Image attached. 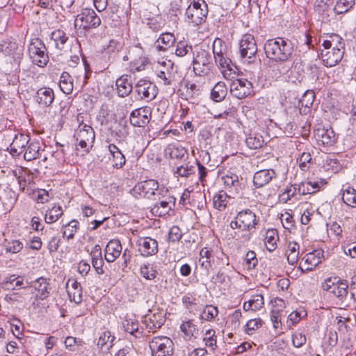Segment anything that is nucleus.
Masks as SVG:
<instances>
[{
    "instance_id": "1",
    "label": "nucleus",
    "mask_w": 356,
    "mask_h": 356,
    "mask_svg": "<svg viewBox=\"0 0 356 356\" xmlns=\"http://www.w3.org/2000/svg\"><path fill=\"white\" fill-rule=\"evenodd\" d=\"M258 220L256 214L249 209H243L237 213L230 222L231 231L228 234L229 238L235 239L241 243L250 239V231L255 228Z\"/></svg>"
},
{
    "instance_id": "2",
    "label": "nucleus",
    "mask_w": 356,
    "mask_h": 356,
    "mask_svg": "<svg viewBox=\"0 0 356 356\" xmlns=\"http://www.w3.org/2000/svg\"><path fill=\"white\" fill-rule=\"evenodd\" d=\"M267 58L275 62H285L293 55V44L289 39L278 37L268 40L264 44Z\"/></svg>"
},
{
    "instance_id": "3",
    "label": "nucleus",
    "mask_w": 356,
    "mask_h": 356,
    "mask_svg": "<svg viewBox=\"0 0 356 356\" xmlns=\"http://www.w3.org/2000/svg\"><path fill=\"white\" fill-rule=\"evenodd\" d=\"M323 291L335 297L341 303L344 302L348 293V284L346 280L338 277H329L322 283Z\"/></svg>"
},
{
    "instance_id": "4",
    "label": "nucleus",
    "mask_w": 356,
    "mask_h": 356,
    "mask_svg": "<svg viewBox=\"0 0 356 356\" xmlns=\"http://www.w3.org/2000/svg\"><path fill=\"white\" fill-rule=\"evenodd\" d=\"M186 15L189 22L194 25L201 24L208 15L207 3L204 0H193L186 8Z\"/></svg>"
},
{
    "instance_id": "5",
    "label": "nucleus",
    "mask_w": 356,
    "mask_h": 356,
    "mask_svg": "<svg viewBox=\"0 0 356 356\" xmlns=\"http://www.w3.org/2000/svg\"><path fill=\"white\" fill-rule=\"evenodd\" d=\"M29 54L32 63L39 67H44L49 61V56L44 44L39 38L31 40L29 46Z\"/></svg>"
},
{
    "instance_id": "6",
    "label": "nucleus",
    "mask_w": 356,
    "mask_h": 356,
    "mask_svg": "<svg viewBox=\"0 0 356 356\" xmlns=\"http://www.w3.org/2000/svg\"><path fill=\"white\" fill-rule=\"evenodd\" d=\"M152 356H171L173 353L174 343L166 336L154 337L149 343Z\"/></svg>"
},
{
    "instance_id": "7",
    "label": "nucleus",
    "mask_w": 356,
    "mask_h": 356,
    "mask_svg": "<svg viewBox=\"0 0 356 356\" xmlns=\"http://www.w3.org/2000/svg\"><path fill=\"white\" fill-rule=\"evenodd\" d=\"M74 136L78 142L76 149L79 150L80 147L83 152H88L90 148L93 146L95 137L92 127L87 124H80Z\"/></svg>"
},
{
    "instance_id": "8",
    "label": "nucleus",
    "mask_w": 356,
    "mask_h": 356,
    "mask_svg": "<svg viewBox=\"0 0 356 356\" xmlns=\"http://www.w3.org/2000/svg\"><path fill=\"white\" fill-rule=\"evenodd\" d=\"M101 24L100 17L91 8L82 9L80 14L77 15L74 21V26L83 27V29L96 28Z\"/></svg>"
},
{
    "instance_id": "9",
    "label": "nucleus",
    "mask_w": 356,
    "mask_h": 356,
    "mask_svg": "<svg viewBox=\"0 0 356 356\" xmlns=\"http://www.w3.org/2000/svg\"><path fill=\"white\" fill-rule=\"evenodd\" d=\"M240 54L243 58H245L248 63L253 62L257 52V45L254 37L250 34L243 36L239 44Z\"/></svg>"
},
{
    "instance_id": "10",
    "label": "nucleus",
    "mask_w": 356,
    "mask_h": 356,
    "mask_svg": "<svg viewBox=\"0 0 356 356\" xmlns=\"http://www.w3.org/2000/svg\"><path fill=\"white\" fill-rule=\"evenodd\" d=\"M152 109L149 106H144L134 110L130 114V123L134 127H144L151 119Z\"/></svg>"
},
{
    "instance_id": "11",
    "label": "nucleus",
    "mask_w": 356,
    "mask_h": 356,
    "mask_svg": "<svg viewBox=\"0 0 356 356\" xmlns=\"http://www.w3.org/2000/svg\"><path fill=\"white\" fill-rule=\"evenodd\" d=\"M252 92V84L246 79H236L230 85L231 94L239 99H243L250 95Z\"/></svg>"
},
{
    "instance_id": "12",
    "label": "nucleus",
    "mask_w": 356,
    "mask_h": 356,
    "mask_svg": "<svg viewBox=\"0 0 356 356\" xmlns=\"http://www.w3.org/2000/svg\"><path fill=\"white\" fill-rule=\"evenodd\" d=\"M322 60L326 67H333L338 64L343 56V50L337 47L332 48L323 47L321 50Z\"/></svg>"
},
{
    "instance_id": "13",
    "label": "nucleus",
    "mask_w": 356,
    "mask_h": 356,
    "mask_svg": "<svg viewBox=\"0 0 356 356\" xmlns=\"http://www.w3.org/2000/svg\"><path fill=\"white\" fill-rule=\"evenodd\" d=\"M134 89L141 99H145L147 102L154 99L157 94L156 86L145 80L138 81Z\"/></svg>"
},
{
    "instance_id": "14",
    "label": "nucleus",
    "mask_w": 356,
    "mask_h": 356,
    "mask_svg": "<svg viewBox=\"0 0 356 356\" xmlns=\"http://www.w3.org/2000/svg\"><path fill=\"white\" fill-rule=\"evenodd\" d=\"M159 188V183L154 179H148L140 181L136 184L133 191L139 193L140 196L150 199Z\"/></svg>"
},
{
    "instance_id": "15",
    "label": "nucleus",
    "mask_w": 356,
    "mask_h": 356,
    "mask_svg": "<svg viewBox=\"0 0 356 356\" xmlns=\"http://www.w3.org/2000/svg\"><path fill=\"white\" fill-rule=\"evenodd\" d=\"M136 244L138 251L143 257L154 255L158 252V243L151 237L140 238Z\"/></svg>"
},
{
    "instance_id": "16",
    "label": "nucleus",
    "mask_w": 356,
    "mask_h": 356,
    "mask_svg": "<svg viewBox=\"0 0 356 356\" xmlns=\"http://www.w3.org/2000/svg\"><path fill=\"white\" fill-rule=\"evenodd\" d=\"M48 279L40 277L36 279L30 286H33L38 293L35 296L37 300H44L47 299L51 290Z\"/></svg>"
},
{
    "instance_id": "17",
    "label": "nucleus",
    "mask_w": 356,
    "mask_h": 356,
    "mask_svg": "<svg viewBox=\"0 0 356 356\" xmlns=\"http://www.w3.org/2000/svg\"><path fill=\"white\" fill-rule=\"evenodd\" d=\"M175 205V198L172 196H168L164 200L157 202L152 208V213L158 216H163Z\"/></svg>"
},
{
    "instance_id": "18",
    "label": "nucleus",
    "mask_w": 356,
    "mask_h": 356,
    "mask_svg": "<svg viewBox=\"0 0 356 356\" xmlns=\"http://www.w3.org/2000/svg\"><path fill=\"white\" fill-rule=\"evenodd\" d=\"M66 288L70 301H73L76 304L81 303L83 296L81 284L74 279H69Z\"/></svg>"
},
{
    "instance_id": "19",
    "label": "nucleus",
    "mask_w": 356,
    "mask_h": 356,
    "mask_svg": "<svg viewBox=\"0 0 356 356\" xmlns=\"http://www.w3.org/2000/svg\"><path fill=\"white\" fill-rule=\"evenodd\" d=\"M122 248L118 240H111L104 250V258L108 263L113 262L120 255Z\"/></svg>"
},
{
    "instance_id": "20",
    "label": "nucleus",
    "mask_w": 356,
    "mask_h": 356,
    "mask_svg": "<svg viewBox=\"0 0 356 356\" xmlns=\"http://www.w3.org/2000/svg\"><path fill=\"white\" fill-rule=\"evenodd\" d=\"M165 322V317L162 312L147 314L145 316L144 323L149 331L154 332L159 329Z\"/></svg>"
},
{
    "instance_id": "21",
    "label": "nucleus",
    "mask_w": 356,
    "mask_h": 356,
    "mask_svg": "<svg viewBox=\"0 0 356 356\" xmlns=\"http://www.w3.org/2000/svg\"><path fill=\"white\" fill-rule=\"evenodd\" d=\"M275 177V172L272 170H261L257 172L253 177L254 185L260 188L268 184Z\"/></svg>"
},
{
    "instance_id": "22",
    "label": "nucleus",
    "mask_w": 356,
    "mask_h": 356,
    "mask_svg": "<svg viewBox=\"0 0 356 356\" xmlns=\"http://www.w3.org/2000/svg\"><path fill=\"white\" fill-rule=\"evenodd\" d=\"M37 102L45 107L49 106L54 99V93L49 88H42L36 92Z\"/></svg>"
},
{
    "instance_id": "23",
    "label": "nucleus",
    "mask_w": 356,
    "mask_h": 356,
    "mask_svg": "<svg viewBox=\"0 0 356 356\" xmlns=\"http://www.w3.org/2000/svg\"><path fill=\"white\" fill-rule=\"evenodd\" d=\"M175 42V38L170 33H164L160 35L155 43V47L158 51H165L172 47Z\"/></svg>"
},
{
    "instance_id": "24",
    "label": "nucleus",
    "mask_w": 356,
    "mask_h": 356,
    "mask_svg": "<svg viewBox=\"0 0 356 356\" xmlns=\"http://www.w3.org/2000/svg\"><path fill=\"white\" fill-rule=\"evenodd\" d=\"M111 154L113 156V166L115 168L120 169L123 167L126 163L124 155L120 149L114 144H110L108 147Z\"/></svg>"
},
{
    "instance_id": "25",
    "label": "nucleus",
    "mask_w": 356,
    "mask_h": 356,
    "mask_svg": "<svg viewBox=\"0 0 356 356\" xmlns=\"http://www.w3.org/2000/svg\"><path fill=\"white\" fill-rule=\"evenodd\" d=\"M323 257V251L322 250H316L312 252H309L305 255V261L309 265L307 270H312L314 268L321 263Z\"/></svg>"
},
{
    "instance_id": "26",
    "label": "nucleus",
    "mask_w": 356,
    "mask_h": 356,
    "mask_svg": "<svg viewBox=\"0 0 356 356\" xmlns=\"http://www.w3.org/2000/svg\"><path fill=\"white\" fill-rule=\"evenodd\" d=\"M118 94L120 97L128 96L132 91V85L127 76H121L116 80L115 83Z\"/></svg>"
},
{
    "instance_id": "27",
    "label": "nucleus",
    "mask_w": 356,
    "mask_h": 356,
    "mask_svg": "<svg viewBox=\"0 0 356 356\" xmlns=\"http://www.w3.org/2000/svg\"><path fill=\"white\" fill-rule=\"evenodd\" d=\"M28 136L24 134L16 135L10 144V152L12 153L20 154L28 143Z\"/></svg>"
},
{
    "instance_id": "28",
    "label": "nucleus",
    "mask_w": 356,
    "mask_h": 356,
    "mask_svg": "<svg viewBox=\"0 0 356 356\" xmlns=\"http://www.w3.org/2000/svg\"><path fill=\"white\" fill-rule=\"evenodd\" d=\"M227 94V88L225 83L222 81H219L211 90V97L213 101L220 102L225 98Z\"/></svg>"
},
{
    "instance_id": "29",
    "label": "nucleus",
    "mask_w": 356,
    "mask_h": 356,
    "mask_svg": "<svg viewBox=\"0 0 356 356\" xmlns=\"http://www.w3.org/2000/svg\"><path fill=\"white\" fill-rule=\"evenodd\" d=\"M124 330L134 335L135 337H140L142 332L138 329V322L132 318L126 317L123 323Z\"/></svg>"
},
{
    "instance_id": "30",
    "label": "nucleus",
    "mask_w": 356,
    "mask_h": 356,
    "mask_svg": "<svg viewBox=\"0 0 356 356\" xmlns=\"http://www.w3.org/2000/svg\"><path fill=\"white\" fill-rule=\"evenodd\" d=\"M180 329L188 339L198 337L199 330L191 320L184 322L181 325Z\"/></svg>"
},
{
    "instance_id": "31",
    "label": "nucleus",
    "mask_w": 356,
    "mask_h": 356,
    "mask_svg": "<svg viewBox=\"0 0 356 356\" xmlns=\"http://www.w3.org/2000/svg\"><path fill=\"white\" fill-rule=\"evenodd\" d=\"M165 152L171 159H183L187 156V151L184 147L172 144L169 145Z\"/></svg>"
},
{
    "instance_id": "32",
    "label": "nucleus",
    "mask_w": 356,
    "mask_h": 356,
    "mask_svg": "<svg viewBox=\"0 0 356 356\" xmlns=\"http://www.w3.org/2000/svg\"><path fill=\"white\" fill-rule=\"evenodd\" d=\"M278 234L276 229H268L266 233L264 242L268 251L272 252L277 248Z\"/></svg>"
},
{
    "instance_id": "33",
    "label": "nucleus",
    "mask_w": 356,
    "mask_h": 356,
    "mask_svg": "<svg viewBox=\"0 0 356 356\" xmlns=\"http://www.w3.org/2000/svg\"><path fill=\"white\" fill-rule=\"evenodd\" d=\"M51 39L54 42L55 47L61 50L64 48L68 37L63 31L58 29L51 33Z\"/></svg>"
},
{
    "instance_id": "34",
    "label": "nucleus",
    "mask_w": 356,
    "mask_h": 356,
    "mask_svg": "<svg viewBox=\"0 0 356 356\" xmlns=\"http://www.w3.org/2000/svg\"><path fill=\"white\" fill-rule=\"evenodd\" d=\"M59 86L60 90L65 94H70L73 90V83L71 76L67 73L63 72L60 78Z\"/></svg>"
},
{
    "instance_id": "35",
    "label": "nucleus",
    "mask_w": 356,
    "mask_h": 356,
    "mask_svg": "<svg viewBox=\"0 0 356 356\" xmlns=\"http://www.w3.org/2000/svg\"><path fill=\"white\" fill-rule=\"evenodd\" d=\"M298 192L300 195L312 194L319 189L318 182H301L298 185Z\"/></svg>"
},
{
    "instance_id": "36",
    "label": "nucleus",
    "mask_w": 356,
    "mask_h": 356,
    "mask_svg": "<svg viewBox=\"0 0 356 356\" xmlns=\"http://www.w3.org/2000/svg\"><path fill=\"white\" fill-rule=\"evenodd\" d=\"M40 145L38 142H32L27 147L24 157L26 161H32L40 156Z\"/></svg>"
},
{
    "instance_id": "37",
    "label": "nucleus",
    "mask_w": 356,
    "mask_h": 356,
    "mask_svg": "<svg viewBox=\"0 0 356 356\" xmlns=\"http://www.w3.org/2000/svg\"><path fill=\"white\" fill-rule=\"evenodd\" d=\"M355 4V0H337L334 11L336 14H343L348 12Z\"/></svg>"
},
{
    "instance_id": "38",
    "label": "nucleus",
    "mask_w": 356,
    "mask_h": 356,
    "mask_svg": "<svg viewBox=\"0 0 356 356\" xmlns=\"http://www.w3.org/2000/svg\"><path fill=\"white\" fill-rule=\"evenodd\" d=\"M299 255V245L296 242L289 243L288 246L287 261L290 265L297 263Z\"/></svg>"
},
{
    "instance_id": "39",
    "label": "nucleus",
    "mask_w": 356,
    "mask_h": 356,
    "mask_svg": "<svg viewBox=\"0 0 356 356\" xmlns=\"http://www.w3.org/2000/svg\"><path fill=\"white\" fill-rule=\"evenodd\" d=\"M63 214V209L60 206L54 205L52 208L47 211L45 215V222L51 224L56 222Z\"/></svg>"
},
{
    "instance_id": "40",
    "label": "nucleus",
    "mask_w": 356,
    "mask_h": 356,
    "mask_svg": "<svg viewBox=\"0 0 356 356\" xmlns=\"http://www.w3.org/2000/svg\"><path fill=\"white\" fill-rule=\"evenodd\" d=\"M227 197L228 195L223 191L216 194L213 199L214 207L220 211L225 209L227 204Z\"/></svg>"
},
{
    "instance_id": "41",
    "label": "nucleus",
    "mask_w": 356,
    "mask_h": 356,
    "mask_svg": "<svg viewBox=\"0 0 356 356\" xmlns=\"http://www.w3.org/2000/svg\"><path fill=\"white\" fill-rule=\"evenodd\" d=\"M5 250L6 252L16 254L23 249V243L19 240H5Z\"/></svg>"
},
{
    "instance_id": "42",
    "label": "nucleus",
    "mask_w": 356,
    "mask_h": 356,
    "mask_svg": "<svg viewBox=\"0 0 356 356\" xmlns=\"http://www.w3.org/2000/svg\"><path fill=\"white\" fill-rule=\"evenodd\" d=\"M342 200L345 204L351 207H356V191L350 187L343 192Z\"/></svg>"
},
{
    "instance_id": "43",
    "label": "nucleus",
    "mask_w": 356,
    "mask_h": 356,
    "mask_svg": "<svg viewBox=\"0 0 356 356\" xmlns=\"http://www.w3.org/2000/svg\"><path fill=\"white\" fill-rule=\"evenodd\" d=\"M115 339V337L111 335V333L109 331H105L100 335L97 342V346L101 348L106 346V348L109 350L113 346V342Z\"/></svg>"
},
{
    "instance_id": "44",
    "label": "nucleus",
    "mask_w": 356,
    "mask_h": 356,
    "mask_svg": "<svg viewBox=\"0 0 356 356\" xmlns=\"http://www.w3.org/2000/svg\"><path fill=\"white\" fill-rule=\"evenodd\" d=\"M17 50V45L15 42L3 41L0 44V51L5 56H14Z\"/></svg>"
},
{
    "instance_id": "45",
    "label": "nucleus",
    "mask_w": 356,
    "mask_h": 356,
    "mask_svg": "<svg viewBox=\"0 0 356 356\" xmlns=\"http://www.w3.org/2000/svg\"><path fill=\"white\" fill-rule=\"evenodd\" d=\"M342 38L337 35L333 34L330 36L329 40H325L323 42V47L326 48H332L333 47H337V48L343 49V44L341 42Z\"/></svg>"
},
{
    "instance_id": "46",
    "label": "nucleus",
    "mask_w": 356,
    "mask_h": 356,
    "mask_svg": "<svg viewBox=\"0 0 356 356\" xmlns=\"http://www.w3.org/2000/svg\"><path fill=\"white\" fill-rule=\"evenodd\" d=\"M224 184L227 187L236 188L239 185L238 177L236 174L228 172L222 177Z\"/></svg>"
},
{
    "instance_id": "47",
    "label": "nucleus",
    "mask_w": 356,
    "mask_h": 356,
    "mask_svg": "<svg viewBox=\"0 0 356 356\" xmlns=\"http://www.w3.org/2000/svg\"><path fill=\"white\" fill-rule=\"evenodd\" d=\"M218 313L217 307L213 305H207L204 307L200 318L204 321H211L218 315Z\"/></svg>"
},
{
    "instance_id": "48",
    "label": "nucleus",
    "mask_w": 356,
    "mask_h": 356,
    "mask_svg": "<svg viewBox=\"0 0 356 356\" xmlns=\"http://www.w3.org/2000/svg\"><path fill=\"white\" fill-rule=\"evenodd\" d=\"M195 167L189 163H185L177 168L175 173L179 177H187L195 172Z\"/></svg>"
},
{
    "instance_id": "49",
    "label": "nucleus",
    "mask_w": 356,
    "mask_h": 356,
    "mask_svg": "<svg viewBox=\"0 0 356 356\" xmlns=\"http://www.w3.org/2000/svg\"><path fill=\"white\" fill-rule=\"evenodd\" d=\"M200 259H199V263L202 266V267L204 268L205 269L208 270L211 267V261H210V257H211V252L208 250V248H204L201 250L200 252Z\"/></svg>"
},
{
    "instance_id": "50",
    "label": "nucleus",
    "mask_w": 356,
    "mask_h": 356,
    "mask_svg": "<svg viewBox=\"0 0 356 356\" xmlns=\"http://www.w3.org/2000/svg\"><path fill=\"white\" fill-rule=\"evenodd\" d=\"M315 99V94L313 90H307L305 94L302 95L301 99L300 100V104L301 106H304L305 108H310L312 106L314 101Z\"/></svg>"
},
{
    "instance_id": "51",
    "label": "nucleus",
    "mask_w": 356,
    "mask_h": 356,
    "mask_svg": "<svg viewBox=\"0 0 356 356\" xmlns=\"http://www.w3.org/2000/svg\"><path fill=\"white\" fill-rule=\"evenodd\" d=\"M247 145L250 149H259L263 146L264 140L261 136H249L246 139Z\"/></svg>"
},
{
    "instance_id": "52",
    "label": "nucleus",
    "mask_w": 356,
    "mask_h": 356,
    "mask_svg": "<svg viewBox=\"0 0 356 356\" xmlns=\"http://www.w3.org/2000/svg\"><path fill=\"white\" fill-rule=\"evenodd\" d=\"M312 156L309 152H303L299 158V167L302 171H307L309 168Z\"/></svg>"
},
{
    "instance_id": "53",
    "label": "nucleus",
    "mask_w": 356,
    "mask_h": 356,
    "mask_svg": "<svg viewBox=\"0 0 356 356\" xmlns=\"http://www.w3.org/2000/svg\"><path fill=\"white\" fill-rule=\"evenodd\" d=\"M245 262L248 270L254 268L258 263V260L256 257V253L254 251H248L245 255Z\"/></svg>"
},
{
    "instance_id": "54",
    "label": "nucleus",
    "mask_w": 356,
    "mask_h": 356,
    "mask_svg": "<svg viewBox=\"0 0 356 356\" xmlns=\"http://www.w3.org/2000/svg\"><path fill=\"white\" fill-rule=\"evenodd\" d=\"M78 225L79 222L76 220H72L67 225V227H65V230L63 231V236L68 239L72 238L75 232H76Z\"/></svg>"
},
{
    "instance_id": "55",
    "label": "nucleus",
    "mask_w": 356,
    "mask_h": 356,
    "mask_svg": "<svg viewBox=\"0 0 356 356\" xmlns=\"http://www.w3.org/2000/svg\"><path fill=\"white\" fill-rule=\"evenodd\" d=\"M262 325V321L260 318H254L248 321L245 325V331L248 334L259 329Z\"/></svg>"
},
{
    "instance_id": "56",
    "label": "nucleus",
    "mask_w": 356,
    "mask_h": 356,
    "mask_svg": "<svg viewBox=\"0 0 356 356\" xmlns=\"http://www.w3.org/2000/svg\"><path fill=\"white\" fill-rule=\"evenodd\" d=\"M215 336V330H209L205 333V337H204V341L207 346L211 348V350H214L216 347V340L214 339Z\"/></svg>"
},
{
    "instance_id": "57",
    "label": "nucleus",
    "mask_w": 356,
    "mask_h": 356,
    "mask_svg": "<svg viewBox=\"0 0 356 356\" xmlns=\"http://www.w3.org/2000/svg\"><path fill=\"white\" fill-rule=\"evenodd\" d=\"M210 56L206 51H202L193 60L194 70L196 69V65H207L209 63Z\"/></svg>"
},
{
    "instance_id": "58",
    "label": "nucleus",
    "mask_w": 356,
    "mask_h": 356,
    "mask_svg": "<svg viewBox=\"0 0 356 356\" xmlns=\"http://www.w3.org/2000/svg\"><path fill=\"white\" fill-rule=\"evenodd\" d=\"M140 273L146 280H152L156 277L157 272L151 266H143L140 268Z\"/></svg>"
},
{
    "instance_id": "59",
    "label": "nucleus",
    "mask_w": 356,
    "mask_h": 356,
    "mask_svg": "<svg viewBox=\"0 0 356 356\" xmlns=\"http://www.w3.org/2000/svg\"><path fill=\"white\" fill-rule=\"evenodd\" d=\"M182 237V232L178 226H172L168 233V239L172 242L179 241Z\"/></svg>"
},
{
    "instance_id": "60",
    "label": "nucleus",
    "mask_w": 356,
    "mask_h": 356,
    "mask_svg": "<svg viewBox=\"0 0 356 356\" xmlns=\"http://www.w3.org/2000/svg\"><path fill=\"white\" fill-rule=\"evenodd\" d=\"M189 50H192L191 45L188 46L184 42H179L177 43L175 54L178 56L181 57V56L186 55Z\"/></svg>"
},
{
    "instance_id": "61",
    "label": "nucleus",
    "mask_w": 356,
    "mask_h": 356,
    "mask_svg": "<svg viewBox=\"0 0 356 356\" xmlns=\"http://www.w3.org/2000/svg\"><path fill=\"white\" fill-rule=\"evenodd\" d=\"M251 302L252 304V310L257 311L259 310L264 305V297L261 294H257L252 296V298L250 299Z\"/></svg>"
},
{
    "instance_id": "62",
    "label": "nucleus",
    "mask_w": 356,
    "mask_h": 356,
    "mask_svg": "<svg viewBox=\"0 0 356 356\" xmlns=\"http://www.w3.org/2000/svg\"><path fill=\"white\" fill-rule=\"evenodd\" d=\"M307 341V338L305 334L302 333H296L293 335L292 343L293 345L296 348L302 346Z\"/></svg>"
},
{
    "instance_id": "63",
    "label": "nucleus",
    "mask_w": 356,
    "mask_h": 356,
    "mask_svg": "<svg viewBox=\"0 0 356 356\" xmlns=\"http://www.w3.org/2000/svg\"><path fill=\"white\" fill-rule=\"evenodd\" d=\"M215 61L221 67H229L231 60L224 56V52L222 54L214 57Z\"/></svg>"
},
{
    "instance_id": "64",
    "label": "nucleus",
    "mask_w": 356,
    "mask_h": 356,
    "mask_svg": "<svg viewBox=\"0 0 356 356\" xmlns=\"http://www.w3.org/2000/svg\"><path fill=\"white\" fill-rule=\"evenodd\" d=\"M223 52L222 40L220 38H216L213 43V56L222 54Z\"/></svg>"
}]
</instances>
